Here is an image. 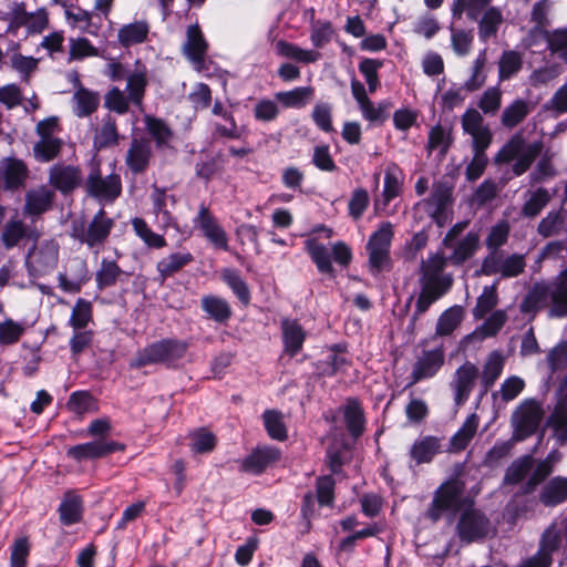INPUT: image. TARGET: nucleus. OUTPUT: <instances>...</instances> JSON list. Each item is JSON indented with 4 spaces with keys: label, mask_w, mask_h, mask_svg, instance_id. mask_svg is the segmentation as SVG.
<instances>
[{
    "label": "nucleus",
    "mask_w": 567,
    "mask_h": 567,
    "mask_svg": "<svg viewBox=\"0 0 567 567\" xmlns=\"http://www.w3.org/2000/svg\"><path fill=\"white\" fill-rule=\"evenodd\" d=\"M546 307L550 318L567 317V280L558 275L549 281L535 282L520 302L519 309L528 315Z\"/></svg>",
    "instance_id": "nucleus-1"
},
{
    "label": "nucleus",
    "mask_w": 567,
    "mask_h": 567,
    "mask_svg": "<svg viewBox=\"0 0 567 567\" xmlns=\"http://www.w3.org/2000/svg\"><path fill=\"white\" fill-rule=\"evenodd\" d=\"M463 132L472 137L473 158L466 166L465 175L470 182L478 179L487 165L485 151L492 143L493 134L476 109H467L461 116Z\"/></svg>",
    "instance_id": "nucleus-2"
},
{
    "label": "nucleus",
    "mask_w": 567,
    "mask_h": 567,
    "mask_svg": "<svg viewBox=\"0 0 567 567\" xmlns=\"http://www.w3.org/2000/svg\"><path fill=\"white\" fill-rule=\"evenodd\" d=\"M188 347V342L184 340L162 339L140 350L130 365L142 368L151 364H164L167 368H174L184 358Z\"/></svg>",
    "instance_id": "nucleus-3"
},
{
    "label": "nucleus",
    "mask_w": 567,
    "mask_h": 567,
    "mask_svg": "<svg viewBox=\"0 0 567 567\" xmlns=\"http://www.w3.org/2000/svg\"><path fill=\"white\" fill-rule=\"evenodd\" d=\"M114 226V219L109 217L106 212L101 208L89 223L84 219L73 220L70 236L95 254H99L107 241Z\"/></svg>",
    "instance_id": "nucleus-4"
},
{
    "label": "nucleus",
    "mask_w": 567,
    "mask_h": 567,
    "mask_svg": "<svg viewBox=\"0 0 567 567\" xmlns=\"http://www.w3.org/2000/svg\"><path fill=\"white\" fill-rule=\"evenodd\" d=\"M542 150V141L527 144L522 133H515L497 152L495 162L508 164L515 161L512 172L515 176H522L530 168Z\"/></svg>",
    "instance_id": "nucleus-5"
},
{
    "label": "nucleus",
    "mask_w": 567,
    "mask_h": 567,
    "mask_svg": "<svg viewBox=\"0 0 567 567\" xmlns=\"http://www.w3.org/2000/svg\"><path fill=\"white\" fill-rule=\"evenodd\" d=\"M394 237L393 225L390 221L381 223L367 243L368 267L373 276H378L392 267L391 245Z\"/></svg>",
    "instance_id": "nucleus-6"
},
{
    "label": "nucleus",
    "mask_w": 567,
    "mask_h": 567,
    "mask_svg": "<svg viewBox=\"0 0 567 567\" xmlns=\"http://www.w3.org/2000/svg\"><path fill=\"white\" fill-rule=\"evenodd\" d=\"M455 532L462 543L471 544L494 534V527L486 513L471 504L461 508Z\"/></svg>",
    "instance_id": "nucleus-7"
},
{
    "label": "nucleus",
    "mask_w": 567,
    "mask_h": 567,
    "mask_svg": "<svg viewBox=\"0 0 567 567\" xmlns=\"http://www.w3.org/2000/svg\"><path fill=\"white\" fill-rule=\"evenodd\" d=\"M449 261L442 251L430 252L420 262V287L435 289L447 293L454 282L452 274L445 272Z\"/></svg>",
    "instance_id": "nucleus-8"
},
{
    "label": "nucleus",
    "mask_w": 567,
    "mask_h": 567,
    "mask_svg": "<svg viewBox=\"0 0 567 567\" xmlns=\"http://www.w3.org/2000/svg\"><path fill=\"white\" fill-rule=\"evenodd\" d=\"M464 484L460 481H447L435 492L426 511V517L437 522L445 512H456L462 506Z\"/></svg>",
    "instance_id": "nucleus-9"
},
{
    "label": "nucleus",
    "mask_w": 567,
    "mask_h": 567,
    "mask_svg": "<svg viewBox=\"0 0 567 567\" xmlns=\"http://www.w3.org/2000/svg\"><path fill=\"white\" fill-rule=\"evenodd\" d=\"M545 415L543 403L536 399H525L512 413V424L518 439L533 435Z\"/></svg>",
    "instance_id": "nucleus-10"
},
{
    "label": "nucleus",
    "mask_w": 567,
    "mask_h": 567,
    "mask_svg": "<svg viewBox=\"0 0 567 567\" xmlns=\"http://www.w3.org/2000/svg\"><path fill=\"white\" fill-rule=\"evenodd\" d=\"M526 267L522 254L506 255L504 251H488L482 261L481 271L486 276L499 275L502 278L517 277Z\"/></svg>",
    "instance_id": "nucleus-11"
},
{
    "label": "nucleus",
    "mask_w": 567,
    "mask_h": 567,
    "mask_svg": "<svg viewBox=\"0 0 567 567\" xmlns=\"http://www.w3.org/2000/svg\"><path fill=\"white\" fill-rule=\"evenodd\" d=\"M86 193L99 202L113 203L122 193L118 174L102 176L99 167H93L85 181Z\"/></svg>",
    "instance_id": "nucleus-12"
},
{
    "label": "nucleus",
    "mask_w": 567,
    "mask_h": 567,
    "mask_svg": "<svg viewBox=\"0 0 567 567\" xmlns=\"http://www.w3.org/2000/svg\"><path fill=\"white\" fill-rule=\"evenodd\" d=\"M193 223L194 227L202 231L203 236L214 246V248L225 251L228 250L227 233L204 203L200 204Z\"/></svg>",
    "instance_id": "nucleus-13"
},
{
    "label": "nucleus",
    "mask_w": 567,
    "mask_h": 567,
    "mask_svg": "<svg viewBox=\"0 0 567 567\" xmlns=\"http://www.w3.org/2000/svg\"><path fill=\"white\" fill-rule=\"evenodd\" d=\"M453 186L446 181H437L432 186V193L425 200L426 210L432 219L444 226L449 219L447 208L453 202Z\"/></svg>",
    "instance_id": "nucleus-14"
},
{
    "label": "nucleus",
    "mask_w": 567,
    "mask_h": 567,
    "mask_svg": "<svg viewBox=\"0 0 567 567\" xmlns=\"http://www.w3.org/2000/svg\"><path fill=\"white\" fill-rule=\"evenodd\" d=\"M444 361L445 353L443 347L423 350L416 357L413 364L408 386H412L422 380L433 378L443 367Z\"/></svg>",
    "instance_id": "nucleus-15"
},
{
    "label": "nucleus",
    "mask_w": 567,
    "mask_h": 567,
    "mask_svg": "<svg viewBox=\"0 0 567 567\" xmlns=\"http://www.w3.org/2000/svg\"><path fill=\"white\" fill-rule=\"evenodd\" d=\"M83 183V174L79 166L56 163L49 169V184L66 195L79 188Z\"/></svg>",
    "instance_id": "nucleus-16"
},
{
    "label": "nucleus",
    "mask_w": 567,
    "mask_h": 567,
    "mask_svg": "<svg viewBox=\"0 0 567 567\" xmlns=\"http://www.w3.org/2000/svg\"><path fill=\"white\" fill-rule=\"evenodd\" d=\"M477 377L478 369L468 361L457 368L451 382L455 405L461 406L468 400Z\"/></svg>",
    "instance_id": "nucleus-17"
},
{
    "label": "nucleus",
    "mask_w": 567,
    "mask_h": 567,
    "mask_svg": "<svg viewBox=\"0 0 567 567\" xmlns=\"http://www.w3.org/2000/svg\"><path fill=\"white\" fill-rule=\"evenodd\" d=\"M124 445L114 441L97 440L71 446L68 455L81 462L83 460L101 458L116 451H123Z\"/></svg>",
    "instance_id": "nucleus-18"
},
{
    "label": "nucleus",
    "mask_w": 567,
    "mask_h": 567,
    "mask_svg": "<svg viewBox=\"0 0 567 567\" xmlns=\"http://www.w3.org/2000/svg\"><path fill=\"white\" fill-rule=\"evenodd\" d=\"M280 450L274 446H258L240 463V471L258 475L269 465L279 461Z\"/></svg>",
    "instance_id": "nucleus-19"
},
{
    "label": "nucleus",
    "mask_w": 567,
    "mask_h": 567,
    "mask_svg": "<svg viewBox=\"0 0 567 567\" xmlns=\"http://www.w3.org/2000/svg\"><path fill=\"white\" fill-rule=\"evenodd\" d=\"M536 104L523 97H516L509 102L501 113L499 123L501 125L512 131L522 124L535 110Z\"/></svg>",
    "instance_id": "nucleus-20"
},
{
    "label": "nucleus",
    "mask_w": 567,
    "mask_h": 567,
    "mask_svg": "<svg viewBox=\"0 0 567 567\" xmlns=\"http://www.w3.org/2000/svg\"><path fill=\"white\" fill-rule=\"evenodd\" d=\"M451 254L446 257L453 266H461L471 259L480 247V237L476 233H467L460 240L451 241V245H443Z\"/></svg>",
    "instance_id": "nucleus-21"
},
{
    "label": "nucleus",
    "mask_w": 567,
    "mask_h": 567,
    "mask_svg": "<svg viewBox=\"0 0 567 567\" xmlns=\"http://www.w3.org/2000/svg\"><path fill=\"white\" fill-rule=\"evenodd\" d=\"M152 158L151 142L146 138H133L127 150L125 163L133 174L144 173Z\"/></svg>",
    "instance_id": "nucleus-22"
},
{
    "label": "nucleus",
    "mask_w": 567,
    "mask_h": 567,
    "mask_svg": "<svg viewBox=\"0 0 567 567\" xmlns=\"http://www.w3.org/2000/svg\"><path fill=\"white\" fill-rule=\"evenodd\" d=\"M208 43L198 24H190L186 31V41L183 44L185 56L196 66L204 63Z\"/></svg>",
    "instance_id": "nucleus-23"
},
{
    "label": "nucleus",
    "mask_w": 567,
    "mask_h": 567,
    "mask_svg": "<svg viewBox=\"0 0 567 567\" xmlns=\"http://www.w3.org/2000/svg\"><path fill=\"white\" fill-rule=\"evenodd\" d=\"M148 85V72L144 64L136 63L135 69L126 75L125 92L134 106L142 110L146 87Z\"/></svg>",
    "instance_id": "nucleus-24"
},
{
    "label": "nucleus",
    "mask_w": 567,
    "mask_h": 567,
    "mask_svg": "<svg viewBox=\"0 0 567 567\" xmlns=\"http://www.w3.org/2000/svg\"><path fill=\"white\" fill-rule=\"evenodd\" d=\"M194 261V256L188 250L174 251L161 258L156 264L158 279L164 282L166 279L182 271Z\"/></svg>",
    "instance_id": "nucleus-25"
},
{
    "label": "nucleus",
    "mask_w": 567,
    "mask_h": 567,
    "mask_svg": "<svg viewBox=\"0 0 567 567\" xmlns=\"http://www.w3.org/2000/svg\"><path fill=\"white\" fill-rule=\"evenodd\" d=\"M30 264L35 272L45 274L53 269L59 260V245L54 240L42 243L30 252Z\"/></svg>",
    "instance_id": "nucleus-26"
},
{
    "label": "nucleus",
    "mask_w": 567,
    "mask_h": 567,
    "mask_svg": "<svg viewBox=\"0 0 567 567\" xmlns=\"http://www.w3.org/2000/svg\"><path fill=\"white\" fill-rule=\"evenodd\" d=\"M29 169L25 163L16 157H7L0 162V178L4 181L6 188L17 189L24 185Z\"/></svg>",
    "instance_id": "nucleus-27"
},
{
    "label": "nucleus",
    "mask_w": 567,
    "mask_h": 567,
    "mask_svg": "<svg viewBox=\"0 0 567 567\" xmlns=\"http://www.w3.org/2000/svg\"><path fill=\"white\" fill-rule=\"evenodd\" d=\"M87 279L86 264L79 259L71 261L66 271L58 276L59 287L65 292H79Z\"/></svg>",
    "instance_id": "nucleus-28"
},
{
    "label": "nucleus",
    "mask_w": 567,
    "mask_h": 567,
    "mask_svg": "<svg viewBox=\"0 0 567 567\" xmlns=\"http://www.w3.org/2000/svg\"><path fill=\"white\" fill-rule=\"evenodd\" d=\"M536 230L544 239L567 233V212L563 207L549 210L539 220Z\"/></svg>",
    "instance_id": "nucleus-29"
},
{
    "label": "nucleus",
    "mask_w": 567,
    "mask_h": 567,
    "mask_svg": "<svg viewBox=\"0 0 567 567\" xmlns=\"http://www.w3.org/2000/svg\"><path fill=\"white\" fill-rule=\"evenodd\" d=\"M280 327L285 352L295 357L302 349L307 336L306 331L297 320L289 318L282 319Z\"/></svg>",
    "instance_id": "nucleus-30"
},
{
    "label": "nucleus",
    "mask_w": 567,
    "mask_h": 567,
    "mask_svg": "<svg viewBox=\"0 0 567 567\" xmlns=\"http://www.w3.org/2000/svg\"><path fill=\"white\" fill-rule=\"evenodd\" d=\"M553 195L545 187L529 189L524 194V203L520 208V215L525 218H536L543 209L550 203Z\"/></svg>",
    "instance_id": "nucleus-31"
},
{
    "label": "nucleus",
    "mask_w": 567,
    "mask_h": 567,
    "mask_svg": "<svg viewBox=\"0 0 567 567\" xmlns=\"http://www.w3.org/2000/svg\"><path fill=\"white\" fill-rule=\"evenodd\" d=\"M478 39L486 43L497 37L504 23L503 10L499 7H491L477 21Z\"/></svg>",
    "instance_id": "nucleus-32"
},
{
    "label": "nucleus",
    "mask_w": 567,
    "mask_h": 567,
    "mask_svg": "<svg viewBox=\"0 0 567 567\" xmlns=\"http://www.w3.org/2000/svg\"><path fill=\"white\" fill-rule=\"evenodd\" d=\"M342 412L349 433L353 437L362 435L365 429V417L361 403L357 399L349 398L342 408Z\"/></svg>",
    "instance_id": "nucleus-33"
},
{
    "label": "nucleus",
    "mask_w": 567,
    "mask_h": 567,
    "mask_svg": "<svg viewBox=\"0 0 567 567\" xmlns=\"http://www.w3.org/2000/svg\"><path fill=\"white\" fill-rule=\"evenodd\" d=\"M505 357L501 351H493L487 355L481 374V385L483 388L482 394L487 393V391L494 385L496 380L503 373Z\"/></svg>",
    "instance_id": "nucleus-34"
},
{
    "label": "nucleus",
    "mask_w": 567,
    "mask_h": 567,
    "mask_svg": "<svg viewBox=\"0 0 567 567\" xmlns=\"http://www.w3.org/2000/svg\"><path fill=\"white\" fill-rule=\"evenodd\" d=\"M143 122L148 135L155 142L157 148L169 146L174 137V132L166 121L147 114L144 116Z\"/></svg>",
    "instance_id": "nucleus-35"
},
{
    "label": "nucleus",
    "mask_w": 567,
    "mask_h": 567,
    "mask_svg": "<svg viewBox=\"0 0 567 567\" xmlns=\"http://www.w3.org/2000/svg\"><path fill=\"white\" fill-rule=\"evenodd\" d=\"M480 424V419L475 413L468 415L458 431L451 437L447 452L458 453L467 447L475 436Z\"/></svg>",
    "instance_id": "nucleus-36"
},
{
    "label": "nucleus",
    "mask_w": 567,
    "mask_h": 567,
    "mask_svg": "<svg viewBox=\"0 0 567 567\" xmlns=\"http://www.w3.org/2000/svg\"><path fill=\"white\" fill-rule=\"evenodd\" d=\"M120 134L116 120L106 114L102 117L100 126L94 132L93 144L97 150L107 148L118 143Z\"/></svg>",
    "instance_id": "nucleus-37"
},
{
    "label": "nucleus",
    "mask_w": 567,
    "mask_h": 567,
    "mask_svg": "<svg viewBox=\"0 0 567 567\" xmlns=\"http://www.w3.org/2000/svg\"><path fill=\"white\" fill-rule=\"evenodd\" d=\"M491 7L492 0H454L451 13L454 19L465 14L468 20L476 22Z\"/></svg>",
    "instance_id": "nucleus-38"
},
{
    "label": "nucleus",
    "mask_w": 567,
    "mask_h": 567,
    "mask_svg": "<svg viewBox=\"0 0 567 567\" xmlns=\"http://www.w3.org/2000/svg\"><path fill=\"white\" fill-rule=\"evenodd\" d=\"M73 113L78 117H87L93 114L100 105L97 92L86 87H78L72 96Z\"/></svg>",
    "instance_id": "nucleus-39"
},
{
    "label": "nucleus",
    "mask_w": 567,
    "mask_h": 567,
    "mask_svg": "<svg viewBox=\"0 0 567 567\" xmlns=\"http://www.w3.org/2000/svg\"><path fill=\"white\" fill-rule=\"evenodd\" d=\"M53 199L54 193L47 186L32 189L25 195L24 212L31 216L40 215L51 207Z\"/></svg>",
    "instance_id": "nucleus-40"
},
{
    "label": "nucleus",
    "mask_w": 567,
    "mask_h": 567,
    "mask_svg": "<svg viewBox=\"0 0 567 567\" xmlns=\"http://www.w3.org/2000/svg\"><path fill=\"white\" fill-rule=\"evenodd\" d=\"M148 33L150 25L146 21H135L118 29L117 41L122 47L128 48L145 42Z\"/></svg>",
    "instance_id": "nucleus-41"
},
{
    "label": "nucleus",
    "mask_w": 567,
    "mask_h": 567,
    "mask_svg": "<svg viewBox=\"0 0 567 567\" xmlns=\"http://www.w3.org/2000/svg\"><path fill=\"white\" fill-rule=\"evenodd\" d=\"M132 229L136 237L150 249H162L167 246L164 235L155 233L142 217L131 219Z\"/></svg>",
    "instance_id": "nucleus-42"
},
{
    "label": "nucleus",
    "mask_w": 567,
    "mask_h": 567,
    "mask_svg": "<svg viewBox=\"0 0 567 567\" xmlns=\"http://www.w3.org/2000/svg\"><path fill=\"white\" fill-rule=\"evenodd\" d=\"M403 185V173L401 168L391 163L386 166L382 192L383 205L386 206L392 199L400 196Z\"/></svg>",
    "instance_id": "nucleus-43"
},
{
    "label": "nucleus",
    "mask_w": 567,
    "mask_h": 567,
    "mask_svg": "<svg viewBox=\"0 0 567 567\" xmlns=\"http://www.w3.org/2000/svg\"><path fill=\"white\" fill-rule=\"evenodd\" d=\"M567 499V478L554 477L542 489L539 501L545 506H556Z\"/></svg>",
    "instance_id": "nucleus-44"
},
{
    "label": "nucleus",
    "mask_w": 567,
    "mask_h": 567,
    "mask_svg": "<svg viewBox=\"0 0 567 567\" xmlns=\"http://www.w3.org/2000/svg\"><path fill=\"white\" fill-rule=\"evenodd\" d=\"M82 499L79 495L69 492L59 506L60 520L63 525L76 524L82 518Z\"/></svg>",
    "instance_id": "nucleus-45"
},
{
    "label": "nucleus",
    "mask_w": 567,
    "mask_h": 567,
    "mask_svg": "<svg viewBox=\"0 0 567 567\" xmlns=\"http://www.w3.org/2000/svg\"><path fill=\"white\" fill-rule=\"evenodd\" d=\"M275 48L279 55L301 63H313L321 58V54L317 51L305 50L285 40L277 41Z\"/></svg>",
    "instance_id": "nucleus-46"
},
{
    "label": "nucleus",
    "mask_w": 567,
    "mask_h": 567,
    "mask_svg": "<svg viewBox=\"0 0 567 567\" xmlns=\"http://www.w3.org/2000/svg\"><path fill=\"white\" fill-rule=\"evenodd\" d=\"M542 155L534 169L528 175L530 185L544 183L557 175L554 165L555 153L550 150L542 151Z\"/></svg>",
    "instance_id": "nucleus-47"
},
{
    "label": "nucleus",
    "mask_w": 567,
    "mask_h": 567,
    "mask_svg": "<svg viewBox=\"0 0 567 567\" xmlns=\"http://www.w3.org/2000/svg\"><path fill=\"white\" fill-rule=\"evenodd\" d=\"M200 303L207 316L218 323H224L231 317V308L224 298L206 295Z\"/></svg>",
    "instance_id": "nucleus-48"
},
{
    "label": "nucleus",
    "mask_w": 567,
    "mask_h": 567,
    "mask_svg": "<svg viewBox=\"0 0 567 567\" xmlns=\"http://www.w3.org/2000/svg\"><path fill=\"white\" fill-rule=\"evenodd\" d=\"M313 97L311 86H298L290 91H280L275 94V99L285 107L301 109L306 106Z\"/></svg>",
    "instance_id": "nucleus-49"
},
{
    "label": "nucleus",
    "mask_w": 567,
    "mask_h": 567,
    "mask_svg": "<svg viewBox=\"0 0 567 567\" xmlns=\"http://www.w3.org/2000/svg\"><path fill=\"white\" fill-rule=\"evenodd\" d=\"M123 276H126V274L116 261L103 258L95 274L96 286L99 289L112 287L122 280Z\"/></svg>",
    "instance_id": "nucleus-50"
},
{
    "label": "nucleus",
    "mask_w": 567,
    "mask_h": 567,
    "mask_svg": "<svg viewBox=\"0 0 567 567\" xmlns=\"http://www.w3.org/2000/svg\"><path fill=\"white\" fill-rule=\"evenodd\" d=\"M523 69V55L515 50H506L498 60V81H508Z\"/></svg>",
    "instance_id": "nucleus-51"
},
{
    "label": "nucleus",
    "mask_w": 567,
    "mask_h": 567,
    "mask_svg": "<svg viewBox=\"0 0 567 567\" xmlns=\"http://www.w3.org/2000/svg\"><path fill=\"white\" fill-rule=\"evenodd\" d=\"M306 250L321 274H332L331 250L317 239L305 241Z\"/></svg>",
    "instance_id": "nucleus-52"
},
{
    "label": "nucleus",
    "mask_w": 567,
    "mask_h": 567,
    "mask_svg": "<svg viewBox=\"0 0 567 567\" xmlns=\"http://www.w3.org/2000/svg\"><path fill=\"white\" fill-rule=\"evenodd\" d=\"M440 451V441L435 436H425L415 441L410 450L411 457L416 464L429 463Z\"/></svg>",
    "instance_id": "nucleus-53"
},
{
    "label": "nucleus",
    "mask_w": 567,
    "mask_h": 567,
    "mask_svg": "<svg viewBox=\"0 0 567 567\" xmlns=\"http://www.w3.org/2000/svg\"><path fill=\"white\" fill-rule=\"evenodd\" d=\"M463 315V307L458 305L443 311L437 319L435 334L440 337L450 336L462 322Z\"/></svg>",
    "instance_id": "nucleus-54"
},
{
    "label": "nucleus",
    "mask_w": 567,
    "mask_h": 567,
    "mask_svg": "<svg viewBox=\"0 0 567 567\" xmlns=\"http://www.w3.org/2000/svg\"><path fill=\"white\" fill-rule=\"evenodd\" d=\"M487 62L486 50H482L478 52L477 56L474 59L471 74L468 79L464 82L463 86L466 92H475L480 90L486 82V73L484 72L485 65Z\"/></svg>",
    "instance_id": "nucleus-55"
},
{
    "label": "nucleus",
    "mask_w": 567,
    "mask_h": 567,
    "mask_svg": "<svg viewBox=\"0 0 567 567\" xmlns=\"http://www.w3.org/2000/svg\"><path fill=\"white\" fill-rule=\"evenodd\" d=\"M189 449L193 454L210 453L216 446V436L205 427L197 429L188 434Z\"/></svg>",
    "instance_id": "nucleus-56"
},
{
    "label": "nucleus",
    "mask_w": 567,
    "mask_h": 567,
    "mask_svg": "<svg viewBox=\"0 0 567 567\" xmlns=\"http://www.w3.org/2000/svg\"><path fill=\"white\" fill-rule=\"evenodd\" d=\"M62 146L61 138H39L33 145V156L41 163L51 162L60 155Z\"/></svg>",
    "instance_id": "nucleus-57"
},
{
    "label": "nucleus",
    "mask_w": 567,
    "mask_h": 567,
    "mask_svg": "<svg viewBox=\"0 0 567 567\" xmlns=\"http://www.w3.org/2000/svg\"><path fill=\"white\" fill-rule=\"evenodd\" d=\"M548 425L553 427L554 434L558 441H567V396L559 400L555 405L548 419Z\"/></svg>",
    "instance_id": "nucleus-58"
},
{
    "label": "nucleus",
    "mask_w": 567,
    "mask_h": 567,
    "mask_svg": "<svg viewBox=\"0 0 567 567\" xmlns=\"http://www.w3.org/2000/svg\"><path fill=\"white\" fill-rule=\"evenodd\" d=\"M16 19L20 25L25 27L32 33H40L48 25V14L44 9L27 12L23 10V4H21V11H17Z\"/></svg>",
    "instance_id": "nucleus-59"
},
{
    "label": "nucleus",
    "mask_w": 567,
    "mask_h": 567,
    "mask_svg": "<svg viewBox=\"0 0 567 567\" xmlns=\"http://www.w3.org/2000/svg\"><path fill=\"white\" fill-rule=\"evenodd\" d=\"M264 425L272 440L285 441L287 429L284 423V415L277 410H266L262 414Z\"/></svg>",
    "instance_id": "nucleus-60"
},
{
    "label": "nucleus",
    "mask_w": 567,
    "mask_h": 567,
    "mask_svg": "<svg viewBox=\"0 0 567 567\" xmlns=\"http://www.w3.org/2000/svg\"><path fill=\"white\" fill-rule=\"evenodd\" d=\"M498 302L496 285L485 286L473 309L475 319H483Z\"/></svg>",
    "instance_id": "nucleus-61"
},
{
    "label": "nucleus",
    "mask_w": 567,
    "mask_h": 567,
    "mask_svg": "<svg viewBox=\"0 0 567 567\" xmlns=\"http://www.w3.org/2000/svg\"><path fill=\"white\" fill-rule=\"evenodd\" d=\"M451 45L457 56H466L473 45L474 35L471 30L450 27Z\"/></svg>",
    "instance_id": "nucleus-62"
},
{
    "label": "nucleus",
    "mask_w": 567,
    "mask_h": 567,
    "mask_svg": "<svg viewBox=\"0 0 567 567\" xmlns=\"http://www.w3.org/2000/svg\"><path fill=\"white\" fill-rule=\"evenodd\" d=\"M524 389L525 381L520 377L512 375L502 382L499 390L494 392L492 396L494 400L499 398L502 402L508 403L515 400Z\"/></svg>",
    "instance_id": "nucleus-63"
},
{
    "label": "nucleus",
    "mask_w": 567,
    "mask_h": 567,
    "mask_svg": "<svg viewBox=\"0 0 567 567\" xmlns=\"http://www.w3.org/2000/svg\"><path fill=\"white\" fill-rule=\"evenodd\" d=\"M547 48L551 54L567 62V27L557 28L548 34Z\"/></svg>",
    "instance_id": "nucleus-64"
}]
</instances>
